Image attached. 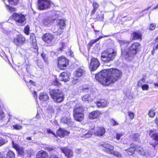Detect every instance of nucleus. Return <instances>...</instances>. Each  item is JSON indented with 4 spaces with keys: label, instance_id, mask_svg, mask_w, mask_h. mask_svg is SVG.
I'll list each match as a JSON object with an SVG mask.
<instances>
[{
    "label": "nucleus",
    "instance_id": "nucleus-36",
    "mask_svg": "<svg viewBox=\"0 0 158 158\" xmlns=\"http://www.w3.org/2000/svg\"><path fill=\"white\" fill-rule=\"evenodd\" d=\"M92 135V134L91 132L87 131L86 133L83 135L81 137L82 138H88L90 137Z\"/></svg>",
    "mask_w": 158,
    "mask_h": 158
},
{
    "label": "nucleus",
    "instance_id": "nucleus-47",
    "mask_svg": "<svg viewBox=\"0 0 158 158\" xmlns=\"http://www.w3.org/2000/svg\"><path fill=\"white\" fill-rule=\"evenodd\" d=\"M142 89L143 90H147L149 88L148 85L146 84H143L141 85Z\"/></svg>",
    "mask_w": 158,
    "mask_h": 158
},
{
    "label": "nucleus",
    "instance_id": "nucleus-42",
    "mask_svg": "<svg viewBox=\"0 0 158 158\" xmlns=\"http://www.w3.org/2000/svg\"><path fill=\"white\" fill-rule=\"evenodd\" d=\"M53 85L55 86H59L60 85V83L59 82L58 79L56 78L52 83Z\"/></svg>",
    "mask_w": 158,
    "mask_h": 158
},
{
    "label": "nucleus",
    "instance_id": "nucleus-22",
    "mask_svg": "<svg viewBox=\"0 0 158 158\" xmlns=\"http://www.w3.org/2000/svg\"><path fill=\"white\" fill-rule=\"evenodd\" d=\"M85 73V71L83 67L77 69L75 75L77 77H80L84 75Z\"/></svg>",
    "mask_w": 158,
    "mask_h": 158
},
{
    "label": "nucleus",
    "instance_id": "nucleus-17",
    "mask_svg": "<svg viewBox=\"0 0 158 158\" xmlns=\"http://www.w3.org/2000/svg\"><path fill=\"white\" fill-rule=\"evenodd\" d=\"M58 25L60 27V29H58V31L55 30L54 32L57 33V35H60L62 33L64 27L65 26L66 24L64 20L60 19L59 20Z\"/></svg>",
    "mask_w": 158,
    "mask_h": 158
},
{
    "label": "nucleus",
    "instance_id": "nucleus-15",
    "mask_svg": "<svg viewBox=\"0 0 158 158\" xmlns=\"http://www.w3.org/2000/svg\"><path fill=\"white\" fill-rule=\"evenodd\" d=\"M61 151L63 153L65 156L69 158L73 156V152L72 150L68 148V147H62L60 148Z\"/></svg>",
    "mask_w": 158,
    "mask_h": 158
},
{
    "label": "nucleus",
    "instance_id": "nucleus-32",
    "mask_svg": "<svg viewBox=\"0 0 158 158\" xmlns=\"http://www.w3.org/2000/svg\"><path fill=\"white\" fill-rule=\"evenodd\" d=\"M132 36L133 39L136 40L141 38V35L138 32H134L132 34Z\"/></svg>",
    "mask_w": 158,
    "mask_h": 158
},
{
    "label": "nucleus",
    "instance_id": "nucleus-5",
    "mask_svg": "<svg viewBox=\"0 0 158 158\" xmlns=\"http://www.w3.org/2000/svg\"><path fill=\"white\" fill-rule=\"evenodd\" d=\"M73 116L75 120L80 122L84 118V109L79 105H76L73 109Z\"/></svg>",
    "mask_w": 158,
    "mask_h": 158
},
{
    "label": "nucleus",
    "instance_id": "nucleus-58",
    "mask_svg": "<svg viewBox=\"0 0 158 158\" xmlns=\"http://www.w3.org/2000/svg\"><path fill=\"white\" fill-rule=\"evenodd\" d=\"M29 83L31 84V85H33V86H35L36 85L35 83L32 81L30 80L29 81Z\"/></svg>",
    "mask_w": 158,
    "mask_h": 158
},
{
    "label": "nucleus",
    "instance_id": "nucleus-61",
    "mask_svg": "<svg viewBox=\"0 0 158 158\" xmlns=\"http://www.w3.org/2000/svg\"><path fill=\"white\" fill-rule=\"evenodd\" d=\"M55 109H56V111L57 112H59L60 110V107L58 106H56Z\"/></svg>",
    "mask_w": 158,
    "mask_h": 158
},
{
    "label": "nucleus",
    "instance_id": "nucleus-64",
    "mask_svg": "<svg viewBox=\"0 0 158 158\" xmlns=\"http://www.w3.org/2000/svg\"><path fill=\"white\" fill-rule=\"evenodd\" d=\"M155 123L158 126V118H156L155 120Z\"/></svg>",
    "mask_w": 158,
    "mask_h": 158
},
{
    "label": "nucleus",
    "instance_id": "nucleus-55",
    "mask_svg": "<svg viewBox=\"0 0 158 158\" xmlns=\"http://www.w3.org/2000/svg\"><path fill=\"white\" fill-rule=\"evenodd\" d=\"M78 81V79L77 77H75L74 78L73 80L72 81L73 83L75 84L77 83Z\"/></svg>",
    "mask_w": 158,
    "mask_h": 158
},
{
    "label": "nucleus",
    "instance_id": "nucleus-28",
    "mask_svg": "<svg viewBox=\"0 0 158 158\" xmlns=\"http://www.w3.org/2000/svg\"><path fill=\"white\" fill-rule=\"evenodd\" d=\"M95 98V96H94L93 97H91V95L86 94L84 95L82 97V100L84 101H92L94 98Z\"/></svg>",
    "mask_w": 158,
    "mask_h": 158
},
{
    "label": "nucleus",
    "instance_id": "nucleus-53",
    "mask_svg": "<svg viewBox=\"0 0 158 158\" xmlns=\"http://www.w3.org/2000/svg\"><path fill=\"white\" fill-rule=\"evenodd\" d=\"M97 106L99 108H103L102 107V104L101 103V101H97L96 102Z\"/></svg>",
    "mask_w": 158,
    "mask_h": 158
},
{
    "label": "nucleus",
    "instance_id": "nucleus-34",
    "mask_svg": "<svg viewBox=\"0 0 158 158\" xmlns=\"http://www.w3.org/2000/svg\"><path fill=\"white\" fill-rule=\"evenodd\" d=\"M51 22V20L48 18L44 19L43 21L44 25L48 27L50 25Z\"/></svg>",
    "mask_w": 158,
    "mask_h": 158
},
{
    "label": "nucleus",
    "instance_id": "nucleus-40",
    "mask_svg": "<svg viewBox=\"0 0 158 158\" xmlns=\"http://www.w3.org/2000/svg\"><path fill=\"white\" fill-rule=\"evenodd\" d=\"M101 103L102 104V107L103 108L107 106V103L106 100H101Z\"/></svg>",
    "mask_w": 158,
    "mask_h": 158
},
{
    "label": "nucleus",
    "instance_id": "nucleus-2",
    "mask_svg": "<svg viewBox=\"0 0 158 158\" xmlns=\"http://www.w3.org/2000/svg\"><path fill=\"white\" fill-rule=\"evenodd\" d=\"M121 48L122 54L126 58H129L136 55L140 48V44L136 42L131 44L128 48L129 42L122 40H118Z\"/></svg>",
    "mask_w": 158,
    "mask_h": 158
},
{
    "label": "nucleus",
    "instance_id": "nucleus-39",
    "mask_svg": "<svg viewBox=\"0 0 158 158\" xmlns=\"http://www.w3.org/2000/svg\"><path fill=\"white\" fill-rule=\"evenodd\" d=\"M41 56L46 63H48V59L47 57H46V55L45 53L42 52L41 54Z\"/></svg>",
    "mask_w": 158,
    "mask_h": 158
},
{
    "label": "nucleus",
    "instance_id": "nucleus-46",
    "mask_svg": "<svg viewBox=\"0 0 158 158\" xmlns=\"http://www.w3.org/2000/svg\"><path fill=\"white\" fill-rule=\"evenodd\" d=\"M123 135V134L122 133H117L115 138L117 140H119Z\"/></svg>",
    "mask_w": 158,
    "mask_h": 158
},
{
    "label": "nucleus",
    "instance_id": "nucleus-48",
    "mask_svg": "<svg viewBox=\"0 0 158 158\" xmlns=\"http://www.w3.org/2000/svg\"><path fill=\"white\" fill-rule=\"evenodd\" d=\"M128 114L131 119H132L134 118V114L133 113L129 111L128 112Z\"/></svg>",
    "mask_w": 158,
    "mask_h": 158
},
{
    "label": "nucleus",
    "instance_id": "nucleus-20",
    "mask_svg": "<svg viewBox=\"0 0 158 158\" xmlns=\"http://www.w3.org/2000/svg\"><path fill=\"white\" fill-rule=\"evenodd\" d=\"M70 132L61 128H60L57 131V135L60 137H63L64 136L68 135L69 134Z\"/></svg>",
    "mask_w": 158,
    "mask_h": 158
},
{
    "label": "nucleus",
    "instance_id": "nucleus-8",
    "mask_svg": "<svg viewBox=\"0 0 158 158\" xmlns=\"http://www.w3.org/2000/svg\"><path fill=\"white\" fill-rule=\"evenodd\" d=\"M12 18L15 22L19 23L22 24L25 21L26 19L25 16L22 13L19 14L16 13H14L12 15Z\"/></svg>",
    "mask_w": 158,
    "mask_h": 158
},
{
    "label": "nucleus",
    "instance_id": "nucleus-63",
    "mask_svg": "<svg viewBox=\"0 0 158 158\" xmlns=\"http://www.w3.org/2000/svg\"><path fill=\"white\" fill-rule=\"evenodd\" d=\"M0 158H7L5 156H3L1 152H0Z\"/></svg>",
    "mask_w": 158,
    "mask_h": 158
},
{
    "label": "nucleus",
    "instance_id": "nucleus-60",
    "mask_svg": "<svg viewBox=\"0 0 158 158\" xmlns=\"http://www.w3.org/2000/svg\"><path fill=\"white\" fill-rule=\"evenodd\" d=\"M16 11V8L10 6V12H15Z\"/></svg>",
    "mask_w": 158,
    "mask_h": 158
},
{
    "label": "nucleus",
    "instance_id": "nucleus-54",
    "mask_svg": "<svg viewBox=\"0 0 158 158\" xmlns=\"http://www.w3.org/2000/svg\"><path fill=\"white\" fill-rule=\"evenodd\" d=\"M5 143V140L1 137H0V146H2Z\"/></svg>",
    "mask_w": 158,
    "mask_h": 158
},
{
    "label": "nucleus",
    "instance_id": "nucleus-19",
    "mask_svg": "<svg viewBox=\"0 0 158 158\" xmlns=\"http://www.w3.org/2000/svg\"><path fill=\"white\" fill-rule=\"evenodd\" d=\"M13 147L16 149L19 155H23L24 153V148L23 147H19V145L14 143L13 141H12Z\"/></svg>",
    "mask_w": 158,
    "mask_h": 158
},
{
    "label": "nucleus",
    "instance_id": "nucleus-33",
    "mask_svg": "<svg viewBox=\"0 0 158 158\" xmlns=\"http://www.w3.org/2000/svg\"><path fill=\"white\" fill-rule=\"evenodd\" d=\"M96 15V17L95 19H96V21H102L104 19V15L101 13L100 14L97 13Z\"/></svg>",
    "mask_w": 158,
    "mask_h": 158
},
{
    "label": "nucleus",
    "instance_id": "nucleus-52",
    "mask_svg": "<svg viewBox=\"0 0 158 158\" xmlns=\"http://www.w3.org/2000/svg\"><path fill=\"white\" fill-rule=\"evenodd\" d=\"M99 6V4L96 2H94L93 3V8L94 9H95L97 10L98 7Z\"/></svg>",
    "mask_w": 158,
    "mask_h": 158
},
{
    "label": "nucleus",
    "instance_id": "nucleus-27",
    "mask_svg": "<svg viewBox=\"0 0 158 158\" xmlns=\"http://www.w3.org/2000/svg\"><path fill=\"white\" fill-rule=\"evenodd\" d=\"M71 119L69 116H64L60 119V122L68 125L71 122Z\"/></svg>",
    "mask_w": 158,
    "mask_h": 158
},
{
    "label": "nucleus",
    "instance_id": "nucleus-43",
    "mask_svg": "<svg viewBox=\"0 0 158 158\" xmlns=\"http://www.w3.org/2000/svg\"><path fill=\"white\" fill-rule=\"evenodd\" d=\"M155 113L152 110H150L148 113L149 116L151 118H153L155 115Z\"/></svg>",
    "mask_w": 158,
    "mask_h": 158
},
{
    "label": "nucleus",
    "instance_id": "nucleus-29",
    "mask_svg": "<svg viewBox=\"0 0 158 158\" xmlns=\"http://www.w3.org/2000/svg\"><path fill=\"white\" fill-rule=\"evenodd\" d=\"M39 98L42 101H46L49 99V97L46 93H43L40 94Z\"/></svg>",
    "mask_w": 158,
    "mask_h": 158
},
{
    "label": "nucleus",
    "instance_id": "nucleus-11",
    "mask_svg": "<svg viewBox=\"0 0 158 158\" xmlns=\"http://www.w3.org/2000/svg\"><path fill=\"white\" fill-rule=\"evenodd\" d=\"M26 41L25 38L21 35H19L14 38V43L18 47L23 44Z\"/></svg>",
    "mask_w": 158,
    "mask_h": 158
},
{
    "label": "nucleus",
    "instance_id": "nucleus-16",
    "mask_svg": "<svg viewBox=\"0 0 158 158\" xmlns=\"http://www.w3.org/2000/svg\"><path fill=\"white\" fill-rule=\"evenodd\" d=\"M137 152L141 155L146 157L151 156H152L151 152L150 150L144 151L141 147H138L136 148Z\"/></svg>",
    "mask_w": 158,
    "mask_h": 158
},
{
    "label": "nucleus",
    "instance_id": "nucleus-45",
    "mask_svg": "<svg viewBox=\"0 0 158 158\" xmlns=\"http://www.w3.org/2000/svg\"><path fill=\"white\" fill-rule=\"evenodd\" d=\"M110 121L111 124L113 126H115L118 124V123L115 121L114 119H111Z\"/></svg>",
    "mask_w": 158,
    "mask_h": 158
},
{
    "label": "nucleus",
    "instance_id": "nucleus-37",
    "mask_svg": "<svg viewBox=\"0 0 158 158\" xmlns=\"http://www.w3.org/2000/svg\"><path fill=\"white\" fill-rule=\"evenodd\" d=\"M66 47L65 45V44L62 43H61V46L59 49V51H62L65 49Z\"/></svg>",
    "mask_w": 158,
    "mask_h": 158
},
{
    "label": "nucleus",
    "instance_id": "nucleus-35",
    "mask_svg": "<svg viewBox=\"0 0 158 158\" xmlns=\"http://www.w3.org/2000/svg\"><path fill=\"white\" fill-rule=\"evenodd\" d=\"M89 85H84L80 87V89L82 90V92L85 93H87L89 90Z\"/></svg>",
    "mask_w": 158,
    "mask_h": 158
},
{
    "label": "nucleus",
    "instance_id": "nucleus-23",
    "mask_svg": "<svg viewBox=\"0 0 158 158\" xmlns=\"http://www.w3.org/2000/svg\"><path fill=\"white\" fill-rule=\"evenodd\" d=\"M48 156V153L43 150L38 152L36 155V158H47Z\"/></svg>",
    "mask_w": 158,
    "mask_h": 158
},
{
    "label": "nucleus",
    "instance_id": "nucleus-41",
    "mask_svg": "<svg viewBox=\"0 0 158 158\" xmlns=\"http://www.w3.org/2000/svg\"><path fill=\"white\" fill-rule=\"evenodd\" d=\"M29 27L28 26L25 27L24 29V32L27 35L29 34Z\"/></svg>",
    "mask_w": 158,
    "mask_h": 158
},
{
    "label": "nucleus",
    "instance_id": "nucleus-51",
    "mask_svg": "<svg viewBox=\"0 0 158 158\" xmlns=\"http://www.w3.org/2000/svg\"><path fill=\"white\" fill-rule=\"evenodd\" d=\"M102 38V36H100L99 37L98 39H96L95 40H94L92 41H91L90 43L89 44L91 45H92L94 44L97 41H98L99 39H101Z\"/></svg>",
    "mask_w": 158,
    "mask_h": 158
},
{
    "label": "nucleus",
    "instance_id": "nucleus-18",
    "mask_svg": "<svg viewBox=\"0 0 158 158\" xmlns=\"http://www.w3.org/2000/svg\"><path fill=\"white\" fill-rule=\"evenodd\" d=\"M106 132L105 128L103 127H98L94 132L95 134L98 136H103Z\"/></svg>",
    "mask_w": 158,
    "mask_h": 158
},
{
    "label": "nucleus",
    "instance_id": "nucleus-1",
    "mask_svg": "<svg viewBox=\"0 0 158 158\" xmlns=\"http://www.w3.org/2000/svg\"><path fill=\"white\" fill-rule=\"evenodd\" d=\"M121 71L116 69H104L95 75L96 79L106 85L116 81L121 78Z\"/></svg>",
    "mask_w": 158,
    "mask_h": 158
},
{
    "label": "nucleus",
    "instance_id": "nucleus-59",
    "mask_svg": "<svg viewBox=\"0 0 158 158\" xmlns=\"http://www.w3.org/2000/svg\"><path fill=\"white\" fill-rule=\"evenodd\" d=\"M96 10L97 9L93 8V9L92 10L91 12V15H94L95 13V12Z\"/></svg>",
    "mask_w": 158,
    "mask_h": 158
},
{
    "label": "nucleus",
    "instance_id": "nucleus-12",
    "mask_svg": "<svg viewBox=\"0 0 158 158\" xmlns=\"http://www.w3.org/2000/svg\"><path fill=\"white\" fill-rule=\"evenodd\" d=\"M100 63L96 58H92L90 60V68L91 71L96 70L99 66Z\"/></svg>",
    "mask_w": 158,
    "mask_h": 158
},
{
    "label": "nucleus",
    "instance_id": "nucleus-44",
    "mask_svg": "<svg viewBox=\"0 0 158 158\" xmlns=\"http://www.w3.org/2000/svg\"><path fill=\"white\" fill-rule=\"evenodd\" d=\"M149 26V29L150 30H153L155 29L156 27V24L155 23H151Z\"/></svg>",
    "mask_w": 158,
    "mask_h": 158
},
{
    "label": "nucleus",
    "instance_id": "nucleus-9",
    "mask_svg": "<svg viewBox=\"0 0 158 158\" xmlns=\"http://www.w3.org/2000/svg\"><path fill=\"white\" fill-rule=\"evenodd\" d=\"M54 36L52 34L46 33L44 35L43 37V40L48 44V46H52L53 45V40Z\"/></svg>",
    "mask_w": 158,
    "mask_h": 158
},
{
    "label": "nucleus",
    "instance_id": "nucleus-3",
    "mask_svg": "<svg viewBox=\"0 0 158 158\" xmlns=\"http://www.w3.org/2000/svg\"><path fill=\"white\" fill-rule=\"evenodd\" d=\"M116 52L113 49H109L104 51L101 56V60L105 63L112 61L115 58Z\"/></svg>",
    "mask_w": 158,
    "mask_h": 158
},
{
    "label": "nucleus",
    "instance_id": "nucleus-49",
    "mask_svg": "<svg viewBox=\"0 0 158 158\" xmlns=\"http://www.w3.org/2000/svg\"><path fill=\"white\" fill-rule=\"evenodd\" d=\"M19 0H10V4L17 5L18 4Z\"/></svg>",
    "mask_w": 158,
    "mask_h": 158
},
{
    "label": "nucleus",
    "instance_id": "nucleus-57",
    "mask_svg": "<svg viewBox=\"0 0 158 158\" xmlns=\"http://www.w3.org/2000/svg\"><path fill=\"white\" fill-rule=\"evenodd\" d=\"M10 158H15V154L14 152L10 151Z\"/></svg>",
    "mask_w": 158,
    "mask_h": 158
},
{
    "label": "nucleus",
    "instance_id": "nucleus-10",
    "mask_svg": "<svg viewBox=\"0 0 158 158\" xmlns=\"http://www.w3.org/2000/svg\"><path fill=\"white\" fill-rule=\"evenodd\" d=\"M69 60L64 57H60L58 61V66L61 69H64L69 64Z\"/></svg>",
    "mask_w": 158,
    "mask_h": 158
},
{
    "label": "nucleus",
    "instance_id": "nucleus-31",
    "mask_svg": "<svg viewBox=\"0 0 158 158\" xmlns=\"http://www.w3.org/2000/svg\"><path fill=\"white\" fill-rule=\"evenodd\" d=\"M56 107V106L51 104L49 105L48 107L47 110L48 112L51 114L53 113L54 111V110Z\"/></svg>",
    "mask_w": 158,
    "mask_h": 158
},
{
    "label": "nucleus",
    "instance_id": "nucleus-24",
    "mask_svg": "<svg viewBox=\"0 0 158 158\" xmlns=\"http://www.w3.org/2000/svg\"><path fill=\"white\" fill-rule=\"evenodd\" d=\"M30 41L32 43L33 47L35 49H36L37 48L35 36L33 33H31L30 34Z\"/></svg>",
    "mask_w": 158,
    "mask_h": 158
},
{
    "label": "nucleus",
    "instance_id": "nucleus-6",
    "mask_svg": "<svg viewBox=\"0 0 158 158\" xmlns=\"http://www.w3.org/2000/svg\"><path fill=\"white\" fill-rule=\"evenodd\" d=\"M100 145L103 148L102 150L104 152L118 157H121L122 155L120 153L117 151H113L114 148L113 146L107 143H101Z\"/></svg>",
    "mask_w": 158,
    "mask_h": 158
},
{
    "label": "nucleus",
    "instance_id": "nucleus-26",
    "mask_svg": "<svg viewBox=\"0 0 158 158\" xmlns=\"http://www.w3.org/2000/svg\"><path fill=\"white\" fill-rule=\"evenodd\" d=\"M131 146H132L128 149L125 150L126 153L129 155H131L132 154H134L136 150V148L134 146V144H131Z\"/></svg>",
    "mask_w": 158,
    "mask_h": 158
},
{
    "label": "nucleus",
    "instance_id": "nucleus-14",
    "mask_svg": "<svg viewBox=\"0 0 158 158\" xmlns=\"http://www.w3.org/2000/svg\"><path fill=\"white\" fill-rule=\"evenodd\" d=\"M70 73L67 70L61 73L59 77V80L65 82L68 81L70 79Z\"/></svg>",
    "mask_w": 158,
    "mask_h": 158
},
{
    "label": "nucleus",
    "instance_id": "nucleus-4",
    "mask_svg": "<svg viewBox=\"0 0 158 158\" xmlns=\"http://www.w3.org/2000/svg\"><path fill=\"white\" fill-rule=\"evenodd\" d=\"M49 93L52 98L56 102L60 103L63 101L64 96L61 90L59 89H50Z\"/></svg>",
    "mask_w": 158,
    "mask_h": 158
},
{
    "label": "nucleus",
    "instance_id": "nucleus-25",
    "mask_svg": "<svg viewBox=\"0 0 158 158\" xmlns=\"http://www.w3.org/2000/svg\"><path fill=\"white\" fill-rule=\"evenodd\" d=\"M4 117V114L3 112L1 110H0V123H2L0 124L1 126H2L7 124V123L9 121V119L8 120L7 119L2 120V118Z\"/></svg>",
    "mask_w": 158,
    "mask_h": 158
},
{
    "label": "nucleus",
    "instance_id": "nucleus-50",
    "mask_svg": "<svg viewBox=\"0 0 158 158\" xmlns=\"http://www.w3.org/2000/svg\"><path fill=\"white\" fill-rule=\"evenodd\" d=\"M46 130L47 132L48 133L51 134H52L54 136L55 135V133L54 132H53L52 131V130H51L50 129L48 128L46 129Z\"/></svg>",
    "mask_w": 158,
    "mask_h": 158
},
{
    "label": "nucleus",
    "instance_id": "nucleus-62",
    "mask_svg": "<svg viewBox=\"0 0 158 158\" xmlns=\"http://www.w3.org/2000/svg\"><path fill=\"white\" fill-rule=\"evenodd\" d=\"M4 3L6 4V7L7 9L9 10H10V6L9 5L6 4L5 2H4Z\"/></svg>",
    "mask_w": 158,
    "mask_h": 158
},
{
    "label": "nucleus",
    "instance_id": "nucleus-30",
    "mask_svg": "<svg viewBox=\"0 0 158 158\" xmlns=\"http://www.w3.org/2000/svg\"><path fill=\"white\" fill-rule=\"evenodd\" d=\"M155 45L153 47V50L152 51V54L153 55L155 52L158 49V36L155 39Z\"/></svg>",
    "mask_w": 158,
    "mask_h": 158
},
{
    "label": "nucleus",
    "instance_id": "nucleus-7",
    "mask_svg": "<svg viewBox=\"0 0 158 158\" xmlns=\"http://www.w3.org/2000/svg\"><path fill=\"white\" fill-rule=\"evenodd\" d=\"M50 4L48 0H38V8L39 10H45L50 7Z\"/></svg>",
    "mask_w": 158,
    "mask_h": 158
},
{
    "label": "nucleus",
    "instance_id": "nucleus-38",
    "mask_svg": "<svg viewBox=\"0 0 158 158\" xmlns=\"http://www.w3.org/2000/svg\"><path fill=\"white\" fill-rule=\"evenodd\" d=\"M13 127L14 129L16 130H19L21 129L22 128V127L21 125H20L18 124H16L14 125H13Z\"/></svg>",
    "mask_w": 158,
    "mask_h": 158
},
{
    "label": "nucleus",
    "instance_id": "nucleus-13",
    "mask_svg": "<svg viewBox=\"0 0 158 158\" xmlns=\"http://www.w3.org/2000/svg\"><path fill=\"white\" fill-rule=\"evenodd\" d=\"M44 149L47 150L50 154V158H59L57 152L52 147H51L47 145L44 146Z\"/></svg>",
    "mask_w": 158,
    "mask_h": 158
},
{
    "label": "nucleus",
    "instance_id": "nucleus-56",
    "mask_svg": "<svg viewBox=\"0 0 158 158\" xmlns=\"http://www.w3.org/2000/svg\"><path fill=\"white\" fill-rule=\"evenodd\" d=\"M81 149H77L75 150L76 153L77 154L80 153L81 152Z\"/></svg>",
    "mask_w": 158,
    "mask_h": 158
},
{
    "label": "nucleus",
    "instance_id": "nucleus-21",
    "mask_svg": "<svg viewBox=\"0 0 158 158\" xmlns=\"http://www.w3.org/2000/svg\"><path fill=\"white\" fill-rule=\"evenodd\" d=\"M100 115V113L98 110H94L90 113L89 115V118L91 119H94L98 118Z\"/></svg>",
    "mask_w": 158,
    "mask_h": 158
}]
</instances>
